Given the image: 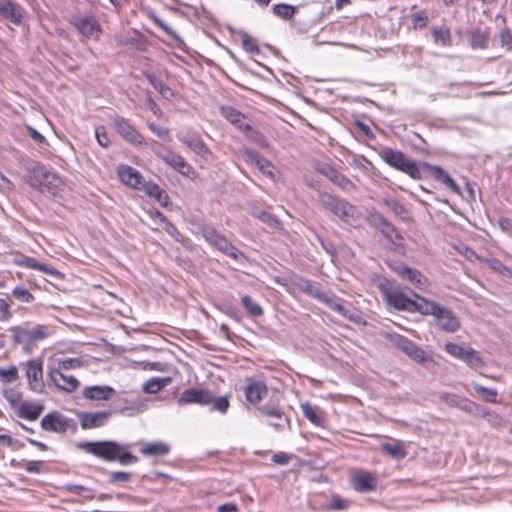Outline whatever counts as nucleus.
Segmentation results:
<instances>
[{"label":"nucleus","instance_id":"32","mask_svg":"<svg viewBox=\"0 0 512 512\" xmlns=\"http://www.w3.org/2000/svg\"><path fill=\"white\" fill-rule=\"evenodd\" d=\"M43 409V404L24 402L19 407L18 416L33 421L40 416Z\"/></svg>","mask_w":512,"mask_h":512},{"label":"nucleus","instance_id":"21","mask_svg":"<svg viewBox=\"0 0 512 512\" xmlns=\"http://www.w3.org/2000/svg\"><path fill=\"white\" fill-rule=\"evenodd\" d=\"M51 382L62 391L73 392L79 386V381L74 376H66L62 373V369L56 368L49 372Z\"/></svg>","mask_w":512,"mask_h":512},{"label":"nucleus","instance_id":"29","mask_svg":"<svg viewBox=\"0 0 512 512\" xmlns=\"http://www.w3.org/2000/svg\"><path fill=\"white\" fill-rule=\"evenodd\" d=\"M295 285L300 291L314 299H317L320 302H322L328 294L322 291L319 284L313 283L312 281L305 278H298L295 282Z\"/></svg>","mask_w":512,"mask_h":512},{"label":"nucleus","instance_id":"51","mask_svg":"<svg viewBox=\"0 0 512 512\" xmlns=\"http://www.w3.org/2000/svg\"><path fill=\"white\" fill-rule=\"evenodd\" d=\"M254 216L272 228H276L280 224L274 215L263 210L254 212Z\"/></svg>","mask_w":512,"mask_h":512},{"label":"nucleus","instance_id":"28","mask_svg":"<svg viewBox=\"0 0 512 512\" xmlns=\"http://www.w3.org/2000/svg\"><path fill=\"white\" fill-rule=\"evenodd\" d=\"M423 166L427 168L435 180L442 182L445 186L450 188L455 194H460V187L450 177V175L439 166H434L428 163H424Z\"/></svg>","mask_w":512,"mask_h":512},{"label":"nucleus","instance_id":"24","mask_svg":"<svg viewBox=\"0 0 512 512\" xmlns=\"http://www.w3.org/2000/svg\"><path fill=\"white\" fill-rule=\"evenodd\" d=\"M320 172L346 192H350L356 188L355 184L350 179L331 166L325 165L320 169Z\"/></svg>","mask_w":512,"mask_h":512},{"label":"nucleus","instance_id":"41","mask_svg":"<svg viewBox=\"0 0 512 512\" xmlns=\"http://www.w3.org/2000/svg\"><path fill=\"white\" fill-rule=\"evenodd\" d=\"M221 115L226 118L229 122L232 124L237 125L238 127L240 125H244L242 123V120L245 118V116L239 112L238 110L234 109L231 106H224L221 108Z\"/></svg>","mask_w":512,"mask_h":512},{"label":"nucleus","instance_id":"49","mask_svg":"<svg viewBox=\"0 0 512 512\" xmlns=\"http://www.w3.org/2000/svg\"><path fill=\"white\" fill-rule=\"evenodd\" d=\"M147 127L153 134L163 141H171L170 131L167 127L158 126L154 122H148Z\"/></svg>","mask_w":512,"mask_h":512},{"label":"nucleus","instance_id":"35","mask_svg":"<svg viewBox=\"0 0 512 512\" xmlns=\"http://www.w3.org/2000/svg\"><path fill=\"white\" fill-rule=\"evenodd\" d=\"M0 15L13 23H19L22 18L17 5L10 0H0Z\"/></svg>","mask_w":512,"mask_h":512},{"label":"nucleus","instance_id":"20","mask_svg":"<svg viewBox=\"0 0 512 512\" xmlns=\"http://www.w3.org/2000/svg\"><path fill=\"white\" fill-rule=\"evenodd\" d=\"M212 401V394L205 389L189 388L184 390L177 400L180 406L187 404L206 405Z\"/></svg>","mask_w":512,"mask_h":512},{"label":"nucleus","instance_id":"22","mask_svg":"<svg viewBox=\"0 0 512 512\" xmlns=\"http://www.w3.org/2000/svg\"><path fill=\"white\" fill-rule=\"evenodd\" d=\"M244 393L247 401L256 405L267 395L268 388L261 380L247 379Z\"/></svg>","mask_w":512,"mask_h":512},{"label":"nucleus","instance_id":"3","mask_svg":"<svg viewBox=\"0 0 512 512\" xmlns=\"http://www.w3.org/2000/svg\"><path fill=\"white\" fill-rule=\"evenodd\" d=\"M421 309L423 310L422 315L433 316L437 327L444 332L454 333L460 327L458 317L446 306L427 299Z\"/></svg>","mask_w":512,"mask_h":512},{"label":"nucleus","instance_id":"58","mask_svg":"<svg viewBox=\"0 0 512 512\" xmlns=\"http://www.w3.org/2000/svg\"><path fill=\"white\" fill-rule=\"evenodd\" d=\"M152 19L155 24H157L162 30L165 31L166 34L173 37L174 39L179 40L178 34L169 25H167L162 19H160L159 17H157L155 15L152 16Z\"/></svg>","mask_w":512,"mask_h":512},{"label":"nucleus","instance_id":"19","mask_svg":"<svg viewBox=\"0 0 512 512\" xmlns=\"http://www.w3.org/2000/svg\"><path fill=\"white\" fill-rule=\"evenodd\" d=\"M116 131L128 142L134 145H142L144 143V137L137 132L135 127L129 122V120L123 117H116L113 120Z\"/></svg>","mask_w":512,"mask_h":512},{"label":"nucleus","instance_id":"11","mask_svg":"<svg viewBox=\"0 0 512 512\" xmlns=\"http://www.w3.org/2000/svg\"><path fill=\"white\" fill-rule=\"evenodd\" d=\"M353 489L359 493H368L376 490L378 477L375 473L360 470L350 478Z\"/></svg>","mask_w":512,"mask_h":512},{"label":"nucleus","instance_id":"50","mask_svg":"<svg viewBox=\"0 0 512 512\" xmlns=\"http://www.w3.org/2000/svg\"><path fill=\"white\" fill-rule=\"evenodd\" d=\"M487 44V35L481 30H476L471 35V47L473 49H484Z\"/></svg>","mask_w":512,"mask_h":512},{"label":"nucleus","instance_id":"37","mask_svg":"<svg viewBox=\"0 0 512 512\" xmlns=\"http://www.w3.org/2000/svg\"><path fill=\"white\" fill-rule=\"evenodd\" d=\"M380 449L396 460L404 459L407 455L401 441H395L394 444L381 443Z\"/></svg>","mask_w":512,"mask_h":512},{"label":"nucleus","instance_id":"64","mask_svg":"<svg viewBox=\"0 0 512 512\" xmlns=\"http://www.w3.org/2000/svg\"><path fill=\"white\" fill-rule=\"evenodd\" d=\"M42 264L43 263L38 262L36 259H34L32 257H25L21 261L22 266L30 268V269L38 270V271H40V269L42 268Z\"/></svg>","mask_w":512,"mask_h":512},{"label":"nucleus","instance_id":"26","mask_svg":"<svg viewBox=\"0 0 512 512\" xmlns=\"http://www.w3.org/2000/svg\"><path fill=\"white\" fill-rule=\"evenodd\" d=\"M118 176L124 184L134 189H141L143 177L135 168L128 165H122L118 168Z\"/></svg>","mask_w":512,"mask_h":512},{"label":"nucleus","instance_id":"30","mask_svg":"<svg viewBox=\"0 0 512 512\" xmlns=\"http://www.w3.org/2000/svg\"><path fill=\"white\" fill-rule=\"evenodd\" d=\"M181 141L194 153L199 155L201 158L205 160H209L212 156L211 150L207 147V145L198 137L185 135L181 138Z\"/></svg>","mask_w":512,"mask_h":512},{"label":"nucleus","instance_id":"43","mask_svg":"<svg viewBox=\"0 0 512 512\" xmlns=\"http://www.w3.org/2000/svg\"><path fill=\"white\" fill-rule=\"evenodd\" d=\"M473 389L483 396L484 401L497 403L498 392L496 389L486 388L476 382L472 383Z\"/></svg>","mask_w":512,"mask_h":512},{"label":"nucleus","instance_id":"56","mask_svg":"<svg viewBox=\"0 0 512 512\" xmlns=\"http://www.w3.org/2000/svg\"><path fill=\"white\" fill-rule=\"evenodd\" d=\"M164 230L167 234H169L171 237H173L177 242L179 243H185L186 238L178 231L176 226L174 224L167 223L166 226H164Z\"/></svg>","mask_w":512,"mask_h":512},{"label":"nucleus","instance_id":"53","mask_svg":"<svg viewBox=\"0 0 512 512\" xmlns=\"http://www.w3.org/2000/svg\"><path fill=\"white\" fill-rule=\"evenodd\" d=\"M412 23L414 29L424 28L428 23V15L425 10H421L412 16Z\"/></svg>","mask_w":512,"mask_h":512},{"label":"nucleus","instance_id":"17","mask_svg":"<svg viewBox=\"0 0 512 512\" xmlns=\"http://www.w3.org/2000/svg\"><path fill=\"white\" fill-rule=\"evenodd\" d=\"M240 154L247 164L256 167L263 175L273 177V165L258 152L242 147Z\"/></svg>","mask_w":512,"mask_h":512},{"label":"nucleus","instance_id":"57","mask_svg":"<svg viewBox=\"0 0 512 512\" xmlns=\"http://www.w3.org/2000/svg\"><path fill=\"white\" fill-rule=\"evenodd\" d=\"M132 475L127 472L117 471V472H111L109 474V481L111 483H118V482H129L131 480Z\"/></svg>","mask_w":512,"mask_h":512},{"label":"nucleus","instance_id":"8","mask_svg":"<svg viewBox=\"0 0 512 512\" xmlns=\"http://www.w3.org/2000/svg\"><path fill=\"white\" fill-rule=\"evenodd\" d=\"M151 149L158 158H160L180 174L184 176H190V174L194 173L193 167L188 164L181 155L173 152L169 148L161 145L156 141H152Z\"/></svg>","mask_w":512,"mask_h":512},{"label":"nucleus","instance_id":"15","mask_svg":"<svg viewBox=\"0 0 512 512\" xmlns=\"http://www.w3.org/2000/svg\"><path fill=\"white\" fill-rule=\"evenodd\" d=\"M34 181L32 186L36 187L39 191L44 192L51 187H57L60 184V179L52 172L48 171L42 165H36L33 169Z\"/></svg>","mask_w":512,"mask_h":512},{"label":"nucleus","instance_id":"47","mask_svg":"<svg viewBox=\"0 0 512 512\" xmlns=\"http://www.w3.org/2000/svg\"><path fill=\"white\" fill-rule=\"evenodd\" d=\"M12 297L20 302L31 303L34 301V296L24 287L17 286L11 292Z\"/></svg>","mask_w":512,"mask_h":512},{"label":"nucleus","instance_id":"9","mask_svg":"<svg viewBox=\"0 0 512 512\" xmlns=\"http://www.w3.org/2000/svg\"><path fill=\"white\" fill-rule=\"evenodd\" d=\"M391 341L394 346L420 364L432 361V357L429 354L405 336L399 334L392 335Z\"/></svg>","mask_w":512,"mask_h":512},{"label":"nucleus","instance_id":"54","mask_svg":"<svg viewBox=\"0 0 512 512\" xmlns=\"http://www.w3.org/2000/svg\"><path fill=\"white\" fill-rule=\"evenodd\" d=\"M212 404V409L217 410L221 413H225L229 408V401L228 398L225 396L214 398L212 396V401L210 402Z\"/></svg>","mask_w":512,"mask_h":512},{"label":"nucleus","instance_id":"6","mask_svg":"<svg viewBox=\"0 0 512 512\" xmlns=\"http://www.w3.org/2000/svg\"><path fill=\"white\" fill-rule=\"evenodd\" d=\"M201 233L209 244L214 246L217 250L226 256L239 262L245 259L244 254L230 241H228V239L219 234L215 228L211 226H205L202 228Z\"/></svg>","mask_w":512,"mask_h":512},{"label":"nucleus","instance_id":"59","mask_svg":"<svg viewBox=\"0 0 512 512\" xmlns=\"http://www.w3.org/2000/svg\"><path fill=\"white\" fill-rule=\"evenodd\" d=\"M82 365V362L77 358H68L66 360H63L59 362L58 368L62 370H70L79 368Z\"/></svg>","mask_w":512,"mask_h":512},{"label":"nucleus","instance_id":"14","mask_svg":"<svg viewBox=\"0 0 512 512\" xmlns=\"http://www.w3.org/2000/svg\"><path fill=\"white\" fill-rule=\"evenodd\" d=\"M368 221L373 227L379 229L382 235L390 242L395 243V240L402 239L399 231L382 214L378 212L371 213Z\"/></svg>","mask_w":512,"mask_h":512},{"label":"nucleus","instance_id":"5","mask_svg":"<svg viewBox=\"0 0 512 512\" xmlns=\"http://www.w3.org/2000/svg\"><path fill=\"white\" fill-rule=\"evenodd\" d=\"M8 331L12 334L14 342L25 345L26 350H29L28 347L30 345L44 340L50 334L47 326L37 324L34 327H30L28 322L10 327Z\"/></svg>","mask_w":512,"mask_h":512},{"label":"nucleus","instance_id":"33","mask_svg":"<svg viewBox=\"0 0 512 512\" xmlns=\"http://www.w3.org/2000/svg\"><path fill=\"white\" fill-rule=\"evenodd\" d=\"M145 78L149 84L165 99L170 100L174 97V92L162 80L153 73H145Z\"/></svg>","mask_w":512,"mask_h":512},{"label":"nucleus","instance_id":"7","mask_svg":"<svg viewBox=\"0 0 512 512\" xmlns=\"http://www.w3.org/2000/svg\"><path fill=\"white\" fill-rule=\"evenodd\" d=\"M384 295L387 304L395 309L418 312L420 314L423 312L421 307L424 306V303L427 301V298L421 297L415 293H413L415 299H412L398 290L386 291Z\"/></svg>","mask_w":512,"mask_h":512},{"label":"nucleus","instance_id":"25","mask_svg":"<svg viewBox=\"0 0 512 512\" xmlns=\"http://www.w3.org/2000/svg\"><path fill=\"white\" fill-rule=\"evenodd\" d=\"M26 376L34 391H39L43 387V369L39 359H33L27 363Z\"/></svg>","mask_w":512,"mask_h":512},{"label":"nucleus","instance_id":"46","mask_svg":"<svg viewBox=\"0 0 512 512\" xmlns=\"http://www.w3.org/2000/svg\"><path fill=\"white\" fill-rule=\"evenodd\" d=\"M273 12L282 19L289 20L295 13V8L288 4H277L273 7Z\"/></svg>","mask_w":512,"mask_h":512},{"label":"nucleus","instance_id":"31","mask_svg":"<svg viewBox=\"0 0 512 512\" xmlns=\"http://www.w3.org/2000/svg\"><path fill=\"white\" fill-rule=\"evenodd\" d=\"M114 393L110 386H87L83 390V396L89 400H109Z\"/></svg>","mask_w":512,"mask_h":512},{"label":"nucleus","instance_id":"12","mask_svg":"<svg viewBox=\"0 0 512 512\" xmlns=\"http://www.w3.org/2000/svg\"><path fill=\"white\" fill-rule=\"evenodd\" d=\"M326 306H328L331 310L337 312L344 318L359 324L361 323V316L356 312V310L352 307V305H344L342 300L337 298L333 294H327L324 300L322 301Z\"/></svg>","mask_w":512,"mask_h":512},{"label":"nucleus","instance_id":"36","mask_svg":"<svg viewBox=\"0 0 512 512\" xmlns=\"http://www.w3.org/2000/svg\"><path fill=\"white\" fill-rule=\"evenodd\" d=\"M239 129L241 131L245 132L248 139L250 141H252L253 143H255L256 145H258L259 147H261V148L268 147L269 144H268V140H267L266 136L259 130L252 128L251 125H249V124L240 125Z\"/></svg>","mask_w":512,"mask_h":512},{"label":"nucleus","instance_id":"27","mask_svg":"<svg viewBox=\"0 0 512 512\" xmlns=\"http://www.w3.org/2000/svg\"><path fill=\"white\" fill-rule=\"evenodd\" d=\"M449 405L458 407L459 409L472 414V415H485L486 410L483 406L457 395H452L449 398Z\"/></svg>","mask_w":512,"mask_h":512},{"label":"nucleus","instance_id":"13","mask_svg":"<svg viewBox=\"0 0 512 512\" xmlns=\"http://www.w3.org/2000/svg\"><path fill=\"white\" fill-rule=\"evenodd\" d=\"M257 411L267 418L277 419V422H268V424L277 430H284L289 425V419L285 416L282 408L274 403L269 402L257 408Z\"/></svg>","mask_w":512,"mask_h":512},{"label":"nucleus","instance_id":"18","mask_svg":"<svg viewBox=\"0 0 512 512\" xmlns=\"http://www.w3.org/2000/svg\"><path fill=\"white\" fill-rule=\"evenodd\" d=\"M112 415L111 411L81 412L78 414L80 426L84 430L104 426Z\"/></svg>","mask_w":512,"mask_h":512},{"label":"nucleus","instance_id":"1","mask_svg":"<svg viewBox=\"0 0 512 512\" xmlns=\"http://www.w3.org/2000/svg\"><path fill=\"white\" fill-rule=\"evenodd\" d=\"M76 447L106 462L118 461L121 465L138 462V457L130 452L131 444L111 440L78 442Z\"/></svg>","mask_w":512,"mask_h":512},{"label":"nucleus","instance_id":"2","mask_svg":"<svg viewBox=\"0 0 512 512\" xmlns=\"http://www.w3.org/2000/svg\"><path fill=\"white\" fill-rule=\"evenodd\" d=\"M318 201L322 208L347 224L354 223L358 218L357 208L343 198L320 191Z\"/></svg>","mask_w":512,"mask_h":512},{"label":"nucleus","instance_id":"39","mask_svg":"<svg viewBox=\"0 0 512 512\" xmlns=\"http://www.w3.org/2000/svg\"><path fill=\"white\" fill-rule=\"evenodd\" d=\"M460 359L472 368H479L484 365L479 353L472 348H465Z\"/></svg>","mask_w":512,"mask_h":512},{"label":"nucleus","instance_id":"55","mask_svg":"<svg viewBox=\"0 0 512 512\" xmlns=\"http://www.w3.org/2000/svg\"><path fill=\"white\" fill-rule=\"evenodd\" d=\"M384 203L397 216H402L406 213L405 207L394 199H385Z\"/></svg>","mask_w":512,"mask_h":512},{"label":"nucleus","instance_id":"42","mask_svg":"<svg viewBox=\"0 0 512 512\" xmlns=\"http://www.w3.org/2000/svg\"><path fill=\"white\" fill-rule=\"evenodd\" d=\"M241 303L247 313L252 317H260L264 313L262 307L258 303L254 302L249 295L242 296Z\"/></svg>","mask_w":512,"mask_h":512},{"label":"nucleus","instance_id":"63","mask_svg":"<svg viewBox=\"0 0 512 512\" xmlns=\"http://www.w3.org/2000/svg\"><path fill=\"white\" fill-rule=\"evenodd\" d=\"M330 507L333 510H344L348 507V503L346 500L340 498L339 496H333L331 499Z\"/></svg>","mask_w":512,"mask_h":512},{"label":"nucleus","instance_id":"44","mask_svg":"<svg viewBox=\"0 0 512 512\" xmlns=\"http://www.w3.org/2000/svg\"><path fill=\"white\" fill-rule=\"evenodd\" d=\"M435 43H441L443 46H448L451 43V35L449 29L444 27H435L432 30Z\"/></svg>","mask_w":512,"mask_h":512},{"label":"nucleus","instance_id":"61","mask_svg":"<svg viewBox=\"0 0 512 512\" xmlns=\"http://www.w3.org/2000/svg\"><path fill=\"white\" fill-rule=\"evenodd\" d=\"M464 349H465L464 347H461V346H459L455 343H451V342H449L445 345L446 352L454 357L459 358V359L461 358Z\"/></svg>","mask_w":512,"mask_h":512},{"label":"nucleus","instance_id":"38","mask_svg":"<svg viewBox=\"0 0 512 512\" xmlns=\"http://www.w3.org/2000/svg\"><path fill=\"white\" fill-rule=\"evenodd\" d=\"M171 383L170 377L159 378L154 377L149 379L143 384V390L146 393L155 394L158 393L162 388Z\"/></svg>","mask_w":512,"mask_h":512},{"label":"nucleus","instance_id":"45","mask_svg":"<svg viewBox=\"0 0 512 512\" xmlns=\"http://www.w3.org/2000/svg\"><path fill=\"white\" fill-rule=\"evenodd\" d=\"M242 47L243 49L250 54H259L260 49L258 44L254 38H252L248 33L243 32L241 34Z\"/></svg>","mask_w":512,"mask_h":512},{"label":"nucleus","instance_id":"34","mask_svg":"<svg viewBox=\"0 0 512 512\" xmlns=\"http://www.w3.org/2000/svg\"><path fill=\"white\" fill-rule=\"evenodd\" d=\"M169 446L163 442H149L141 446L140 451L145 456L159 457L169 453Z\"/></svg>","mask_w":512,"mask_h":512},{"label":"nucleus","instance_id":"40","mask_svg":"<svg viewBox=\"0 0 512 512\" xmlns=\"http://www.w3.org/2000/svg\"><path fill=\"white\" fill-rule=\"evenodd\" d=\"M301 411L303 415L314 425L321 426L323 419L318 414V410L315 406L311 405L309 402L301 403L300 405Z\"/></svg>","mask_w":512,"mask_h":512},{"label":"nucleus","instance_id":"10","mask_svg":"<svg viewBox=\"0 0 512 512\" xmlns=\"http://www.w3.org/2000/svg\"><path fill=\"white\" fill-rule=\"evenodd\" d=\"M70 23L86 38L99 39L102 29L98 21L91 15H73Z\"/></svg>","mask_w":512,"mask_h":512},{"label":"nucleus","instance_id":"62","mask_svg":"<svg viewBox=\"0 0 512 512\" xmlns=\"http://www.w3.org/2000/svg\"><path fill=\"white\" fill-rule=\"evenodd\" d=\"M95 136H96V139L98 141V143L102 146V147H107L108 144H109V138L105 132V128L104 127H97L95 129Z\"/></svg>","mask_w":512,"mask_h":512},{"label":"nucleus","instance_id":"23","mask_svg":"<svg viewBox=\"0 0 512 512\" xmlns=\"http://www.w3.org/2000/svg\"><path fill=\"white\" fill-rule=\"evenodd\" d=\"M41 427L46 431L64 433L69 428V420L58 413H50L42 418Z\"/></svg>","mask_w":512,"mask_h":512},{"label":"nucleus","instance_id":"16","mask_svg":"<svg viewBox=\"0 0 512 512\" xmlns=\"http://www.w3.org/2000/svg\"><path fill=\"white\" fill-rule=\"evenodd\" d=\"M389 266L401 278L408 280L418 288H423L428 282L427 278L419 270L410 268L401 262H392Z\"/></svg>","mask_w":512,"mask_h":512},{"label":"nucleus","instance_id":"52","mask_svg":"<svg viewBox=\"0 0 512 512\" xmlns=\"http://www.w3.org/2000/svg\"><path fill=\"white\" fill-rule=\"evenodd\" d=\"M141 189L150 197L155 199L159 193L162 191L160 186L153 182H145L143 181L141 185Z\"/></svg>","mask_w":512,"mask_h":512},{"label":"nucleus","instance_id":"60","mask_svg":"<svg viewBox=\"0 0 512 512\" xmlns=\"http://www.w3.org/2000/svg\"><path fill=\"white\" fill-rule=\"evenodd\" d=\"M40 271L45 273V274H48L49 276H51L52 278H54L56 280H63L64 279V275H63L62 272H60L56 268L48 266L46 264H42V268L40 269Z\"/></svg>","mask_w":512,"mask_h":512},{"label":"nucleus","instance_id":"4","mask_svg":"<svg viewBox=\"0 0 512 512\" xmlns=\"http://www.w3.org/2000/svg\"><path fill=\"white\" fill-rule=\"evenodd\" d=\"M379 157L389 166L397 169L415 180L421 179V170L417 163L410 160L406 155L389 147H384L379 151Z\"/></svg>","mask_w":512,"mask_h":512},{"label":"nucleus","instance_id":"48","mask_svg":"<svg viewBox=\"0 0 512 512\" xmlns=\"http://www.w3.org/2000/svg\"><path fill=\"white\" fill-rule=\"evenodd\" d=\"M19 374L16 366L9 368H0V380L4 383H11L18 380Z\"/></svg>","mask_w":512,"mask_h":512}]
</instances>
